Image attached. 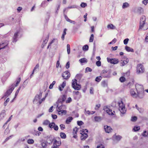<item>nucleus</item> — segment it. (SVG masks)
Wrapping results in <instances>:
<instances>
[{
	"mask_svg": "<svg viewBox=\"0 0 148 148\" xmlns=\"http://www.w3.org/2000/svg\"><path fill=\"white\" fill-rule=\"evenodd\" d=\"M21 80V77H19L17 78L16 79V84H12L10 86L9 89H8L5 93V96H8L10 95L12 91L14 88V87L17 86Z\"/></svg>",
	"mask_w": 148,
	"mask_h": 148,
	"instance_id": "obj_1",
	"label": "nucleus"
},
{
	"mask_svg": "<svg viewBox=\"0 0 148 148\" xmlns=\"http://www.w3.org/2000/svg\"><path fill=\"white\" fill-rule=\"evenodd\" d=\"M72 87L75 90H79L81 88V86L77 83V80L76 79H74L72 80Z\"/></svg>",
	"mask_w": 148,
	"mask_h": 148,
	"instance_id": "obj_2",
	"label": "nucleus"
},
{
	"mask_svg": "<svg viewBox=\"0 0 148 148\" xmlns=\"http://www.w3.org/2000/svg\"><path fill=\"white\" fill-rule=\"evenodd\" d=\"M136 71V73L137 74H140L143 73L144 71L143 66L141 64H138Z\"/></svg>",
	"mask_w": 148,
	"mask_h": 148,
	"instance_id": "obj_3",
	"label": "nucleus"
},
{
	"mask_svg": "<svg viewBox=\"0 0 148 148\" xmlns=\"http://www.w3.org/2000/svg\"><path fill=\"white\" fill-rule=\"evenodd\" d=\"M110 71H107L105 70H103L101 73V76L104 78H110Z\"/></svg>",
	"mask_w": 148,
	"mask_h": 148,
	"instance_id": "obj_4",
	"label": "nucleus"
},
{
	"mask_svg": "<svg viewBox=\"0 0 148 148\" xmlns=\"http://www.w3.org/2000/svg\"><path fill=\"white\" fill-rule=\"evenodd\" d=\"M146 17L145 16L143 15L141 17L140 19V25L139 29H142L144 25L145 24Z\"/></svg>",
	"mask_w": 148,
	"mask_h": 148,
	"instance_id": "obj_5",
	"label": "nucleus"
},
{
	"mask_svg": "<svg viewBox=\"0 0 148 148\" xmlns=\"http://www.w3.org/2000/svg\"><path fill=\"white\" fill-rule=\"evenodd\" d=\"M122 104L119 103V110L123 114L125 113L126 112V110L125 108V106L123 105V102L121 101Z\"/></svg>",
	"mask_w": 148,
	"mask_h": 148,
	"instance_id": "obj_6",
	"label": "nucleus"
},
{
	"mask_svg": "<svg viewBox=\"0 0 148 148\" xmlns=\"http://www.w3.org/2000/svg\"><path fill=\"white\" fill-rule=\"evenodd\" d=\"M42 96V92H40L39 95H36L34 98V100H33V102L34 103L37 104L38 103V101L41 98Z\"/></svg>",
	"mask_w": 148,
	"mask_h": 148,
	"instance_id": "obj_7",
	"label": "nucleus"
},
{
	"mask_svg": "<svg viewBox=\"0 0 148 148\" xmlns=\"http://www.w3.org/2000/svg\"><path fill=\"white\" fill-rule=\"evenodd\" d=\"M136 89L138 93H139L140 92L143 91L144 90L143 87L142 85L137 84L135 86Z\"/></svg>",
	"mask_w": 148,
	"mask_h": 148,
	"instance_id": "obj_8",
	"label": "nucleus"
},
{
	"mask_svg": "<svg viewBox=\"0 0 148 148\" xmlns=\"http://www.w3.org/2000/svg\"><path fill=\"white\" fill-rule=\"evenodd\" d=\"M107 59L108 62L111 64H115L118 63L119 62L118 60L116 59H110L109 58H107Z\"/></svg>",
	"mask_w": 148,
	"mask_h": 148,
	"instance_id": "obj_9",
	"label": "nucleus"
},
{
	"mask_svg": "<svg viewBox=\"0 0 148 148\" xmlns=\"http://www.w3.org/2000/svg\"><path fill=\"white\" fill-rule=\"evenodd\" d=\"M130 93L131 95L134 98H136L137 97H139L140 98H143V96L141 97H140V94L139 93H138V94H136L133 89H131L130 90Z\"/></svg>",
	"mask_w": 148,
	"mask_h": 148,
	"instance_id": "obj_10",
	"label": "nucleus"
},
{
	"mask_svg": "<svg viewBox=\"0 0 148 148\" xmlns=\"http://www.w3.org/2000/svg\"><path fill=\"white\" fill-rule=\"evenodd\" d=\"M62 76L64 79L67 80L70 77V74L68 71H66L62 74Z\"/></svg>",
	"mask_w": 148,
	"mask_h": 148,
	"instance_id": "obj_11",
	"label": "nucleus"
},
{
	"mask_svg": "<svg viewBox=\"0 0 148 148\" xmlns=\"http://www.w3.org/2000/svg\"><path fill=\"white\" fill-rule=\"evenodd\" d=\"M58 140H57L54 138V142L53 143V145H57L58 146H60L61 144V139L60 138L58 137L57 138Z\"/></svg>",
	"mask_w": 148,
	"mask_h": 148,
	"instance_id": "obj_12",
	"label": "nucleus"
},
{
	"mask_svg": "<svg viewBox=\"0 0 148 148\" xmlns=\"http://www.w3.org/2000/svg\"><path fill=\"white\" fill-rule=\"evenodd\" d=\"M124 58L125 59H123V60H122L121 61L120 65L121 66L125 65L128 63L129 61V60L128 58H125V57H124Z\"/></svg>",
	"mask_w": 148,
	"mask_h": 148,
	"instance_id": "obj_13",
	"label": "nucleus"
},
{
	"mask_svg": "<svg viewBox=\"0 0 148 148\" xmlns=\"http://www.w3.org/2000/svg\"><path fill=\"white\" fill-rule=\"evenodd\" d=\"M104 129L105 132L107 133H110L112 130V129L111 127L107 125L104 126Z\"/></svg>",
	"mask_w": 148,
	"mask_h": 148,
	"instance_id": "obj_14",
	"label": "nucleus"
},
{
	"mask_svg": "<svg viewBox=\"0 0 148 148\" xmlns=\"http://www.w3.org/2000/svg\"><path fill=\"white\" fill-rule=\"evenodd\" d=\"M59 104H58L57 108L56 110L57 111L63 110V109H65L66 108V106L65 105L61 104L60 106H59Z\"/></svg>",
	"mask_w": 148,
	"mask_h": 148,
	"instance_id": "obj_15",
	"label": "nucleus"
},
{
	"mask_svg": "<svg viewBox=\"0 0 148 148\" xmlns=\"http://www.w3.org/2000/svg\"><path fill=\"white\" fill-rule=\"evenodd\" d=\"M20 31L18 30L14 34V36L13 37V42H16L17 40V38L18 36V34H19Z\"/></svg>",
	"mask_w": 148,
	"mask_h": 148,
	"instance_id": "obj_16",
	"label": "nucleus"
},
{
	"mask_svg": "<svg viewBox=\"0 0 148 148\" xmlns=\"http://www.w3.org/2000/svg\"><path fill=\"white\" fill-rule=\"evenodd\" d=\"M144 12V10L143 8L141 7H138L137 8L136 13L139 15H141L143 14Z\"/></svg>",
	"mask_w": 148,
	"mask_h": 148,
	"instance_id": "obj_17",
	"label": "nucleus"
},
{
	"mask_svg": "<svg viewBox=\"0 0 148 148\" xmlns=\"http://www.w3.org/2000/svg\"><path fill=\"white\" fill-rule=\"evenodd\" d=\"M54 137H53L51 135H50L47 138V143H48L49 144H51L52 142L54 141Z\"/></svg>",
	"mask_w": 148,
	"mask_h": 148,
	"instance_id": "obj_18",
	"label": "nucleus"
},
{
	"mask_svg": "<svg viewBox=\"0 0 148 148\" xmlns=\"http://www.w3.org/2000/svg\"><path fill=\"white\" fill-rule=\"evenodd\" d=\"M80 134L82 135L81 136V139L82 140H85L88 137V135L87 133L81 132Z\"/></svg>",
	"mask_w": 148,
	"mask_h": 148,
	"instance_id": "obj_19",
	"label": "nucleus"
},
{
	"mask_svg": "<svg viewBox=\"0 0 148 148\" xmlns=\"http://www.w3.org/2000/svg\"><path fill=\"white\" fill-rule=\"evenodd\" d=\"M8 44V41L0 44V48L1 49L4 48L6 47Z\"/></svg>",
	"mask_w": 148,
	"mask_h": 148,
	"instance_id": "obj_20",
	"label": "nucleus"
},
{
	"mask_svg": "<svg viewBox=\"0 0 148 148\" xmlns=\"http://www.w3.org/2000/svg\"><path fill=\"white\" fill-rule=\"evenodd\" d=\"M55 42L56 45H57L58 44V41L57 39H53L52 41L49 43V45H48L47 49H48L49 47L53 43Z\"/></svg>",
	"mask_w": 148,
	"mask_h": 148,
	"instance_id": "obj_21",
	"label": "nucleus"
},
{
	"mask_svg": "<svg viewBox=\"0 0 148 148\" xmlns=\"http://www.w3.org/2000/svg\"><path fill=\"white\" fill-rule=\"evenodd\" d=\"M106 111L107 113L109 115H113L114 114L112 112V110L108 108H106L104 109Z\"/></svg>",
	"mask_w": 148,
	"mask_h": 148,
	"instance_id": "obj_22",
	"label": "nucleus"
},
{
	"mask_svg": "<svg viewBox=\"0 0 148 148\" xmlns=\"http://www.w3.org/2000/svg\"><path fill=\"white\" fill-rule=\"evenodd\" d=\"M47 142L45 140L41 142V145L42 147V148H47Z\"/></svg>",
	"mask_w": 148,
	"mask_h": 148,
	"instance_id": "obj_23",
	"label": "nucleus"
},
{
	"mask_svg": "<svg viewBox=\"0 0 148 148\" xmlns=\"http://www.w3.org/2000/svg\"><path fill=\"white\" fill-rule=\"evenodd\" d=\"M21 87H22V88L23 89L25 88V86H23V85H22V86H19V87L18 88V89H17V91H16V92H15V96L14 98H16V97H17V95L19 93V91L21 89Z\"/></svg>",
	"mask_w": 148,
	"mask_h": 148,
	"instance_id": "obj_24",
	"label": "nucleus"
},
{
	"mask_svg": "<svg viewBox=\"0 0 148 148\" xmlns=\"http://www.w3.org/2000/svg\"><path fill=\"white\" fill-rule=\"evenodd\" d=\"M125 49L128 52H134V50L133 49L127 46H125Z\"/></svg>",
	"mask_w": 148,
	"mask_h": 148,
	"instance_id": "obj_25",
	"label": "nucleus"
},
{
	"mask_svg": "<svg viewBox=\"0 0 148 148\" xmlns=\"http://www.w3.org/2000/svg\"><path fill=\"white\" fill-rule=\"evenodd\" d=\"M64 17L67 21L70 22V23H73V24H75V23L74 21H73L70 19L66 15H64Z\"/></svg>",
	"mask_w": 148,
	"mask_h": 148,
	"instance_id": "obj_26",
	"label": "nucleus"
},
{
	"mask_svg": "<svg viewBox=\"0 0 148 148\" xmlns=\"http://www.w3.org/2000/svg\"><path fill=\"white\" fill-rule=\"evenodd\" d=\"M57 111L58 112V114L59 115H65L66 114L67 112V111L66 110H60V112L59 111Z\"/></svg>",
	"mask_w": 148,
	"mask_h": 148,
	"instance_id": "obj_27",
	"label": "nucleus"
},
{
	"mask_svg": "<svg viewBox=\"0 0 148 148\" xmlns=\"http://www.w3.org/2000/svg\"><path fill=\"white\" fill-rule=\"evenodd\" d=\"M73 119V118L72 117H69L68 118L66 121V123L67 124H69L71 121Z\"/></svg>",
	"mask_w": 148,
	"mask_h": 148,
	"instance_id": "obj_28",
	"label": "nucleus"
},
{
	"mask_svg": "<svg viewBox=\"0 0 148 148\" xmlns=\"http://www.w3.org/2000/svg\"><path fill=\"white\" fill-rule=\"evenodd\" d=\"M95 121L96 122H99L102 120V118L99 116H96L94 117Z\"/></svg>",
	"mask_w": 148,
	"mask_h": 148,
	"instance_id": "obj_29",
	"label": "nucleus"
},
{
	"mask_svg": "<svg viewBox=\"0 0 148 148\" xmlns=\"http://www.w3.org/2000/svg\"><path fill=\"white\" fill-rule=\"evenodd\" d=\"M130 6L129 4L127 2H125L123 3L122 6V8L123 9H125L127 8Z\"/></svg>",
	"mask_w": 148,
	"mask_h": 148,
	"instance_id": "obj_30",
	"label": "nucleus"
},
{
	"mask_svg": "<svg viewBox=\"0 0 148 148\" xmlns=\"http://www.w3.org/2000/svg\"><path fill=\"white\" fill-rule=\"evenodd\" d=\"M107 27L108 28L111 29H114L116 28V27L112 24L108 25Z\"/></svg>",
	"mask_w": 148,
	"mask_h": 148,
	"instance_id": "obj_31",
	"label": "nucleus"
},
{
	"mask_svg": "<svg viewBox=\"0 0 148 148\" xmlns=\"http://www.w3.org/2000/svg\"><path fill=\"white\" fill-rule=\"evenodd\" d=\"M60 136L61 138L63 139H65L66 138V135L64 132H60Z\"/></svg>",
	"mask_w": 148,
	"mask_h": 148,
	"instance_id": "obj_32",
	"label": "nucleus"
},
{
	"mask_svg": "<svg viewBox=\"0 0 148 148\" xmlns=\"http://www.w3.org/2000/svg\"><path fill=\"white\" fill-rule=\"evenodd\" d=\"M79 62L81 63H87V59L85 58H83L79 60Z\"/></svg>",
	"mask_w": 148,
	"mask_h": 148,
	"instance_id": "obj_33",
	"label": "nucleus"
},
{
	"mask_svg": "<svg viewBox=\"0 0 148 148\" xmlns=\"http://www.w3.org/2000/svg\"><path fill=\"white\" fill-rule=\"evenodd\" d=\"M49 37V34H48V35L47 36L46 39L43 41L42 45H43L44 44L43 46H44L47 43V42L48 41Z\"/></svg>",
	"mask_w": 148,
	"mask_h": 148,
	"instance_id": "obj_34",
	"label": "nucleus"
},
{
	"mask_svg": "<svg viewBox=\"0 0 148 148\" xmlns=\"http://www.w3.org/2000/svg\"><path fill=\"white\" fill-rule=\"evenodd\" d=\"M88 46L87 45H84L82 47L83 50L84 51H87L88 50Z\"/></svg>",
	"mask_w": 148,
	"mask_h": 148,
	"instance_id": "obj_35",
	"label": "nucleus"
},
{
	"mask_svg": "<svg viewBox=\"0 0 148 148\" xmlns=\"http://www.w3.org/2000/svg\"><path fill=\"white\" fill-rule=\"evenodd\" d=\"M83 74L81 73H79L77 74L76 76V78L77 79H80L82 77Z\"/></svg>",
	"mask_w": 148,
	"mask_h": 148,
	"instance_id": "obj_36",
	"label": "nucleus"
},
{
	"mask_svg": "<svg viewBox=\"0 0 148 148\" xmlns=\"http://www.w3.org/2000/svg\"><path fill=\"white\" fill-rule=\"evenodd\" d=\"M50 121L48 120H46L44 121L43 122V124L44 125H49Z\"/></svg>",
	"mask_w": 148,
	"mask_h": 148,
	"instance_id": "obj_37",
	"label": "nucleus"
},
{
	"mask_svg": "<svg viewBox=\"0 0 148 148\" xmlns=\"http://www.w3.org/2000/svg\"><path fill=\"white\" fill-rule=\"evenodd\" d=\"M5 115V111H3L1 112V113L0 114V118H1V119H2L4 117Z\"/></svg>",
	"mask_w": 148,
	"mask_h": 148,
	"instance_id": "obj_38",
	"label": "nucleus"
},
{
	"mask_svg": "<svg viewBox=\"0 0 148 148\" xmlns=\"http://www.w3.org/2000/svg\"><path fill=\"white\" fill-rule=\"evenodd\" d=\"M55 125V123L54 122H52L51 123H49V127L50 128H53Z\"/></svg>",
	"mask_w": 148,
	"mask_h": 148,
	"instance_id": "obj_39",
	"label": "nucleus"
},
{
	"mask_svg": "<svg viewBox=\"0 0 148 148\" xmlns=\"http://www.w3.org/2000/svg\"><path fill=\"white\" fill-rule=\"evenodd\" d=\"M101 85L103 87H106L108 86L107 83L105 81L102 82Z\"/></svg>",
	"mask_w": 148,
	"mask_h": 148,
	"instance_id": "obj_40",
	"label": "nucleus"
},
{
	"mask_svg": "<svg viewBox=\"0 0 148 148\" xmlns=\"http://www.w3.org/2000/svg\"><path fill=\"white\" fill-rule=\"evenodd\" d=\"M102 78V77L101 76L97 77L95 78V81L97 82H99Z\"/></svg>",
	"mask_w": 148,
	"mask_h": 148,
	"instance_id": "obj_41",
	"label": "nucleus"
},
{
	"mask_svg": "<svg viewBox=\"0 0 148 148\" xmlns=\"http://www.w3.org/2000/svg\"><path fill=\"white\" fill-rule=\"evenodd\" d=\"M67 52L68 54H69L70 53V45L67 44Z\"/></svg>",
	"mask_w": 148,
	"mask_h": 148,
	"instance_id": "obj_42",
	"label": "nucleus"
},
{
	"mask_svg": "<svg viewBox=\"0 0 148 148\" xmlns=\"http://www.w3.org/2000/svg\"><path fill=\"white\" fill-rule=\"evenodd\" d=\"M78 130V128L77 127H75L73 129V134H77V133Z\"/></svg>",
	"mask_w": 148,
	"mask_h": 148,
	"instance_id": "obj_43",
	"label": "nucleus"
},
{
	"mask_svg": "<svg viewBox=\"0 0 148 148\" xmlns=\"http://www.w3.org/2000/svg\"><path fill=\"white\" fill-rule=\"evenodd\" d=\"M64 101H62V98H60L58 99V100L57 101L56 103L58 104H59L60 103H61L62 104L63 102Z\"/></svg>",
	"mask_w": 148,
	"mask_h": 148,
	"instance_id": "obj_44",
	"label": "nucleus"
},
{
	"mask_svg": "<svg viewBox=\"0 0 148 148\" xmlns=\"http://www.w3.org/2000/svg\"><path fill=\"white\" fill-rule=\"evenodd\" d=\"M81 95H74V98L75 100H78L81 97Z\"/></svg>",
	"mask_w": 148,
	"mask_h": 148,
	"instance_id": "obj_45",
	"label": "nucleus"
},
{
	"mask_svg": "<svg viewBox=\"0 0 148 148\" xmlns=\"http://www.w3.org/2000/svg\"><path fill=\"white\" fill-rule=\"evenodd\" d=\"M94 39V35L92 34L90 38L89 42H92L93 41Z\"/></svg>",
	"mask_w": 148,
	"mask_h": 148,
	"instance_id": "obj_46",
	"label": "nucleus"
},
{
	"mask_svg": "<svg viewBox=\"0 0 148 148\" xmlns=\"http://www.w3.org/2000/svg\"><path fill=\"white\" fill-rule=\"evenodd\" d=\"M92 71V69H91L89 67H87L86 68L85 73H87L89 72H91Z\"/></svg>",
	"mask_w": 148,
	"mask_h": 148,
	"instance_id": "obj_47",
	"label": "nucleus"
},
{
	"mask_svg": "<svg viewBox=\"0 0 148 148\" xmlns=\"http://www.w3.org/2000/svg\"><path fill=\"white\" fill-rule=\"evenodd\" d=\"M34 141L32 139H29L27 140V143L29 144H32L34 143Z\"/></svg>",
	"mask_w": 148,
	"mask_h": 148,
	"instance_id": "obj_48",
	"label": "nucleus"
},
{
	"mask_svg": "<svg viewBox=\"0 0 148 148\" xmlns=\"http://www.w3.org/2000/svg\"><path fill=\"white\" fill-rule=\"evenodd\" d=\"M121 138L122 137L121 136L119 135H117L115 136L116 139L118 141L120 140Z\"/></svg>",
	"mask_w": 148,
	"mask_h": 148,
	"instance_id": "obj_49",
	"label": "nucleus"
},
{
	"mask_svg": "<svg viewBox=\"0 0 148 148\" xmlns=\"http://www.w3.org/2000/svg\"><path fill=\"white\" fill-rule=\"evenodd\" d=\"M140 129V127L139 126H135L133 128L135 132L138 131Z\"/></svg>",
	"mask_w": 148,
	"mask_h": 148,
	"instance_id": "obj_50",
	"label": "nucleus"
},
{
	"mask_svg": "<svg viewBox=\"0 0 148 148\" xmlns=\"http://www.w3.org/2000/svg\"><path fill=\"white\" fill-rule=\"evenodd\" d=\"M39 64H37L35 66V67L34 68V69H33V72L32 73V74L31 75V76L32 75V74H34V71H35V70L37 68H39Z\"/></svg>",
	"mask_w": 148,
	"mask_h": 148,
	"instance_id": "obj_51",
	"label": "nucleus"
},
{
	"mask_svg": "<svg viewBox=\"0 0 148 148\" xmlns=\"http://www.w3.org/2000/svg\"><path fill=\"white\" fill-rule=\"evenodd\" d=\"M87 5V4L84 2H82L80 4V6L82 8H85L86 7Z\"/></svg>",
	"mask_w": 148,
	"mask_h": 148,
	"instance_id": "obj_52",
	"label": "nucleus"
},
{
	"mask_svg": "<svg viewBox=\"0 0 148 148\" xmlns=\"http://www.w3.org/2000/svg\"><path fill=\"white\" fill-rule=\"evenodd\" d=\"M125 78L124 77H121L119 79L120 81L122 82L125 81Z\"/></svg>",
	"mask_w": 148,
	"mask_h": 148,
	"instance_id": "obj_53",
	"label": "nucleus"
},
{
	"mask_svg": "<svg viewBox=\"0 0 148 148\" xmlns=\"http://www.w3.org/2000/svg\"><path fill=\"white\" fill-rule=\"evenodd\" d=\"M143 135L144 136H148V131H145L143 133Z\"/></svg>",
	"mask_w": 148,
	"mask_h": 148,
	"instance_id": "obj_54",
	"label": "nucleus"
},
{
	"mask_svg": "<svg viewBox=\"0 0 148 148\" xmlns=\"http://www.w3.org/2000/svg\"><path fill=\"white\" fill-rule=\"evenodd\" d=\"M77 124L79 126H81L84 124V123L82 121H78Z\"/></svg>",
	"mask_w": 148,
	"mask_h": 148,
	"instance_id": "obj_55",
	"label": "nucleus"
},
{
	"mask_svg": "<svg viewBox=\"0 0 148 148\" xmlns=\"http://www.w3.org/2000/svg\"><path fill=\"white\" fill-rule=\"evenodd\" d=\"M137 119V117L136 116H134L132 117L131 121H135Z\"/></svg>",
	"mask_w": 148,
	"mask_h": 148,
	"instance_id": "obj_56",
	"label": "nucleus"
},
{
	"mask_svg": "<svg viewBox=\"0 0 148 148\" xmlns=\"http://www.w3.org/2000/svg\"><path fill=\"white\" fill-rule=\"evenodd\" d=\"M10 101V99L9 98H8L5 101L3 105L4 106H6L7 105V103L9 102Z\"/></svg>",
	"mask_w": 148,
	"mask_h": 148,
	"instance_id": "obj_57",
	"label": "nucleus"
},
{
	"mask_svg": "<svg viewBox=\"0 0 148 148\" xmlns=\"http://www.w3.org/2000/svg\"><path fill=\"white\" fill-rule=\"evenodd\" d=\"M96 64L98 66H100L101 65V61L100 60L97 61L96 62Z\"/></svg>",
	"mask_w": 148,
	"mask_h": 148,
	"instance_id": "obj_58",
	"label": "nucleus"
},
{
	"mask_svg": "<svg viewBox=\"0 0 148 148\" xmlns=\"http://www.w3.org/2000/svg\"><path fill=\"white\" fill-rule=\"evenodd\" d=\"M129 40V39L127 38H126L125 40H124L123 41V42L124 44L125 45H127L128 43Z\"/></svg>",
	"mask_w": 148,
	"mask_h": 148,
	"instance_id": "obj_59",
	"label": "nucleus"
},
{
	"mask_svg": "<svg viewBox=\"0 0 148 148\" xmlns=\"http://www.w3.org/2000/svg\"><path fill=\"white\" fill-rule=\"evenodd\" d=\"M60 128L61 130H63L65 128V125L63 124H61L60 125Z\"/></svg>",
	"mask_w": 148,
	"mask_h": 148,
	"instance_id": "obj_60",
	"label": "nucleus"
},
{
	"mask_svg": "<svg viewBox=\"0 0 148 148\" xmlns=\"http://www.w3.org/2000/svg\"><path fill=\"white\" fill-rule=\"evenodd\" d=\"M66 84V81H64L62 83L61 85L60 86H61L63 88H64V87L65 86Z\"/></svg>",
	"mask_w": 148,
	"mask_h": 148,
	"instance_id": "obj_61",
	"label": "nucleus"
},
{
	"mask_svg": "<svg viewBox=\"0 0 148 148\" xmlns=\"http://www.w3.org/2000/svg\"><path fill=\"white\" fill-rule=\"evenodd\" d=\"M61 98H62V100L64 102L66 99V96L65 95H63Z\"/></svg>",
	"mask_w": 148,
	"mask_h": 148,
	"instance_id": "obj_62",
	"label": "nucleus"
},
{
	"mask_svg": "<svg viewBox=\"0 0 148 148\" xmlns=\"http://www.w3.org/2000/svg\"><path fill=\"white\" fill-rule=\"evenodd\" d=\"M53 128L54 130H55V131H57V130H58V125H56L55 124V125H54Z\"/></svg>",
	"mask_w": 148,
	"mask_h": 148,
	"instance_id": "obj_63",
	"label": "nucleus"
},
{
	"mask_svg": "<svg viewBox=\"0 0 148 148\" xmlns=\"http://www.w3.org/2000/svg\"><path fill=\"white\" fill-rule=\"evenodd\" d=\"M97 148H105L104 146L102 144L98 145Z\"/></svg>",
	"mask_w": 148,
	"mask_h": 148,
	"instance_id": "obj_64",
	"label": "nucleus"
}]
</instances>
